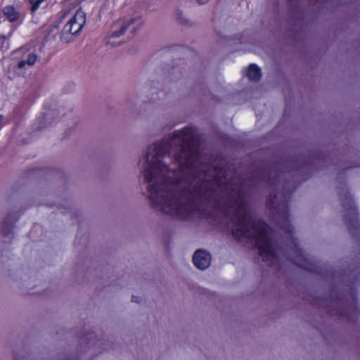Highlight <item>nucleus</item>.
I'll list each match as a JSON object with an SVG mask.
<instances>
[{"instance_id":"3","label":"nucleus","mask_w":360,"mask_h":360,"mask_svg":"<svg viewBox=\"0 0 360 360\" xmlns=\"http://www.w3.org/2000/svg\"><path fill=\"white\" fill-rule=\"evenodd\" d=\"M85 22L86 14L82 10L78 9L65 25L60 34V40L64 43L73 41L75 37L81 32Z\"/></svg>"},{"instance_id":"4","label":"nucleus","mask_w":360,"mask_h":360,"mask_svg":"<svg viewBox=\"0 0 360 360\" xmlns=\"http://www.w3.org/2000/svg\"><path fill=\"white\" fill-rule=\"evenodd\" d=\"M143 22L144 21L141 16H136L124 21L122 23L119 30H114L111 33L108 43L113 44L112 41H110V39L112 38L119 37L124 34L127 30H129V32L132 34L134 33L142 26Z\"/></svg>"},{"instance_id":"2","label":"nucleus","mask_w":360,"mask_h":360,"mask_svg":"<svg viewBox=\"0 0 360 360\" xmlns=\"http://www.w3.org/2000/svg\"><path fill=\"white\" fill-rule=\"evenodd\" d=\"M282 196L275 195L274 198L271 195L269 196L268 204L271 213L273 215L274 221L285 232L291 233L292 227L289 223V216L286 202L281 200Z\"/></svg>"},{"instance_id":"11","label":"nucleus","mask_w":360,"mask_h":360,"mask_svg":"<svg viewBox=\"0 0 360 360\" xmlns=\"http://www.w3.org/2000/svg\"><path fill=\"white\" fill-rule=\"evenodd\" d=\"M55 113L53 112H48L39 118L41 124L39 129H43L53 125L55 122L53 119Z\"/></svg>"},{"instance_id":"15","label":"nucleus","mask_w":360,"mask_h":360,"mask_svg":"<svg viewBox=\"0 0 360 360\" xmlns=\"http://www.w3.org/2000/svg\"><path fill=\"white\" fill-rule=\"evenodd\" d=\"M199 4H204L209 1V0H196Z\"/></svg>"},{"instance_id":"16","label":"nucleus","mask_w":360,"mask_h":360,"mask_svg":"<svg viewBox=\"0 0 360 360\" xmlns=\"http://www.w3.org/2000/svg\"><path fill=\"white\" fill-rule=\"evenodd\" d=\"M68 14H69L68 13H65L64 14V15H63V17H65V16H67Z\"/></svg>"},{"instance_id":"9","label":"nucleus","mask_w":360,"mask_h":360,"mask_svg":"<svg viewBox=\"0 0 360 360\" xmlns=\"http://www.w3.org/2000/svg\"><path fill=\"white\" fill-rule=\"evenodd\" d=\"M247 76L250 81L257 82L261 78L260 70L255 65L252 64L248 68Z\"/></svg>"},{"instance_id":"13","label":"nucleus","mask_w":360,"mask_h":360,"mask_svg":"<svg viewBox=\"0 0 360 360\" xmlns=\"http://www.w3.org/2000/svg\"><path fill=\"white\" fill-rule=\"evenodd\" d=\"M31 4V11H35L40 6V4L44 1V0H28Z\"/></svg>"},{"instance_id":"6","label":"nucleus","mask_w":360,"mask_h":360,"mask_svg":"<svg viewBox=\"0 0 360 360\" xmlns=\"http://www.w3.org/2000/svg\"><path fill=\"white\" fill-rule=\"evenodd\" d=\"M343 207L345 211L350 216V218L348 219L347 214H345L344 217L346 223L349 224V222H351L354 224L357 220V211L354 202L349 195L345 197V200L343 202Z\"/></svg>"},{"instance_id":"10","label":"nucleus","mask_w":360,"mask_h":360,"mask_svg":"<svg viewBox=\"0 0 360 360\" xmlns=\"http://www.w3.org/2000/svg\"><path fill=\"white\" fill-rule=\"evenodd\" d=\"M4 15L11 22L16 21L20 17V13L13 6H6L3 10Z\"/></svg>"},{"instance_id":"12","label":"nucleus","mask_w":360,"mask_h":360,"mask_svg":"<svg viewBox=\"0 0 360 360\" xmlns=\"http://www.w3.org/2000/svg\"><path fill=\"white\" fill-rule=\"evenodd\" d=\"M175 16L178 21L182 25L189 24V20L184 16L182 11L179 9H176L175 11Z\"/></svg>"},{"instance_id":"8","label":"nucleus","mask_w":360,"mask_h":360,"mask_svg":"<svg viewBox=\"0 0 360 360\" xmlns=\"http://www.w3.org/2000/svg\"><path fill=\"white\" fill-rule=\"evenodd\" d=\"M293 243L295 245V256H291L290 259L298 266L307 269V261L304 254L302 250L297 248V245L295 242L294 241Z\"/></svg>"},{"instance_id":"14","label":"nucleus","mask_w":360,"mask_h":360,"mask_svg":"<svg viewBox=\"0 0 360 360\" xmlns=\"http://www.w3.org/2000/svg\"><path fill=\"white\" fill-rule=\"evenodd\" d=\"M140 301H141V299L139 297H136V296L132 297V302H139Z\"/></svg>"},{"instance_id":"5","label":"nucleus","mask_w":360,"mask_h":360,"mask_svg":"<svg viewBox=\"0 0 360 360\" xmlns=\"http://www.w3.org/2000/svg\"><path fill=\"white\" fill-rule=\"evenodd\" d=\"M211 259V255L209 252L201 250H197L193 257L194 265L200 270H205L210 266Z\"/></svg>"},{"instance_id":"1","label":"nucleus","mask_w":360,"mask_h":360,"mask_svg":"<svg viewBox=\"0 0 360 360\" xmlns=\"http://www.w3.org/2000/svg\"><path fill=\"white\" fill-rule=\"evenodd\" d=\"M195 134L193 127H186L148 147L140 161L151 205L185 219L199 214L198 200L204 199L230 217L235 238L255 241L264 262L277 263L269 227L251 214L240 181L234 178L227 181L221 170L201 164Z\"/></svg>"},{"instance_id":"7","label":"nucleus","mask_w":360,"mask_h":360,"mask_svg":"<svg viewBox=\"0 0 360 360\" xmlns=\"http://www.w3.org/2000/svg\"><path fill=\"white\" fill-rule=\"evenodd\" d=\"M23 52L22 56L20 61L18 63V67L19 68H28L34 65L37 59V54L30 50H22Z\"/></svg>"}]
</instances>
